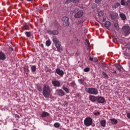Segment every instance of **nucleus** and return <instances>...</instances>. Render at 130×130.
Instances as JSON below:
<instances>
[{
  "label": "nucleus",
  "instance_id": "nucleus-28",
  "mask_svg": "<svg viewBox=\"0 0 130 130\" xmlns=\"http://www.w3.org/2000/svg\"><path fill=\"white\" fill-rule=\"evenodd\" d=\"M111 25V23H110V21H106L105 23V26L106 27V28H109Z\"/></svg>",
  "mask_w": 130,
  "mask_h": 130
},
{
  "label": "nucleus",
  "instance_id": "nucleus-15",
  "mask_svg": "<svg viewBox=\"0 0 130 130\" xmlns=\"http://www.w3.org/2000/svg\"><path fill=\"white\" fill-rule=\"evenodd\" d=\"M120 6V3L118 2H116L112 6V9H118V8H119Z\"/></svg>",
  "mask_w": 130,
  "mask_h": 130
},
{
  "label": "nucleus",
  "instance_id": "nucleus-35",
  "mask_svg": "<svg viewBox=\"0 0 130 130\" xmlns=\"http://www.w3.org/2000/svg\"><path fill=\"white\" fill-rule=\"evenodd\" d=\"M100 113H101L100 112H93V114L95 116H98L100 115Z\"/></svg>",
  "mask_w": 130,
  "mask_h": 130
},
{
  "label": "nucleus",
  "instance_id": "nucleus-11",
  "mask_svg": "<svg viewBox=\"0 0 130 130\" xmlns=\"http://www.w3.org/2000/svg\"><path fill=\"white\" fill-rule=\"evenodd\" d=\"M55 73H56L57 75H59V76H63L64 74L63 71L60 70L59 68H57L55 70Z\"/></svg>",
  "mask_w": 130,
  "mask_h": 130
},
{
  "label": "nucleus",
  "instance_id": "nucleus-25",
  "mask_svg": "<svg viewBox=\"0 0 130 130\" xmlns=\"http://www.w3.org/2000/svg\"><path fill=\"white\" fill-rule=\"evenodd\" d=\"M36 88L37 89V90L39 91V92H41L42 91V87H41V86L39 84H36Z\"/></svg>",
  "mask_w": 130,
  "mask_h": 130
},
{
  "label": "nucleus",
  "instance_id": "nucleus-13",
  "mask_svg": "<svg viewBox=\"0 0 130 130\" xmlns=\"http://www.w3.org/2000/svg\"><path fill=\"white\" fill-rule=\"evenodd\" d=\"M49 115H50V114H49V113L46 111H44L42 112L41 114V117L44 118L45 117H47V116H49Z\"/></svg>",
  "mask_w": 130,
  "mask_h": 130
},
{
  "label": "nucleus",
  "instance_id": "nucleus-8",
  "mask_svg": "<svg viewBox=\"0 0 130 130\" xmlns=\"http://www.w3.org/2000/svg\"><path fill=\"white\" fill-rule=\"evenodd\" d=\"M47 33L49 35H58V31L56 30H51L49 29L47 30Z\"/></svg>",
  "mask_w": 130,
  "mask_h": 130
},
{
  "label": "nucleus",
  "instance_id": "nucleus-33",
  "mask_svg": "<svg viewBox=\"0 0 130 130\" xmlns=\"http://www.w3.org/2000/svg\"><path fill=\"white\" fill-rule=\"evenodd\" d=\"M71 87H73V88H76L77 87V86L76 85V83H75V82H71Z\"/></svg>",
  "mask_w": 130,
  "mask_h": 130
},
{
  "label": "nucleus",
  "instance_id": "nucleus-32",
  "mask_svg": "<svg viewBox=\"0 0 130 130\" xmlns=\"http://www.w3.org/2000/svg\"><path fill=\"white\" fill-rule=\"evenodd\" d=\"M51 44V42L49 40H48L46 42V45L47 46H50Z\"/></svg>",
  "mask_w": 130,
  "mask_h": 130
},
{
  "label": "nucleus",
  "instance_id": "nucleus-14",
  "mask_svg": "<svg viewBox=\"0 0 130 130\" xmlns=\"http://www.w3.org/2000/svg\"><path fill=\"white\" fill-rule=\"evenodd\" d=\"M6 58V54H5L2 51H0V60H5Z\"/></svg>",
  "mask_w": 130,
  "mask_h": 130
},
{
  "label": "nucleus",
  "instance_id": "nucleus-39",
  "mask_svg": "<svg viewBox=\"0 0 130 130\" xmlns=\"http://www.w3.org/2000/svg\"><path fill=\"white\" fill-rule=\"evenodd\" d=\"M102 67H103V68H106V63H102Z\"/></svg>",
  "mask_w": 130,
  "mask_h": 130
},
{
  "label": "nucleus",
  "instance_id": "nucleus-43",
  "mask_svg": "<svg viewBox=\"0 0 130 130\" xmlns=\"http://www.w3.org/2000/svg\"><path fill=\"white\" fill-rule=\"evenodd\" d=\"M129 4H130V0H127V2L126 3V6L129 5Z\"/></svg>",
  "mask_w": 130,
  "mask_h": 130
},
{
  "label": "nucleus",
  "instance_id": "nucleus-9",
  "mask_svg": "<svg viewBox=\"0 0 130 130\" xmlns=\"http://www.w3.org/2000/svg\"><path fill=\"white\" fill-rule=\"evenodd\" d=\"M62 20H63V23H64L65 26H70V22L69 21L70 19L68 18V17L64 16L63 17Z\"/></svg>",
  "mask_w": 130,
  "mask_h": 130
},
{
  "label": "nucleus",
  "instance_id": "nucleus-29",
  "mask_svg": "<svg viewBox=\"0 0 130 130\" xmlns=\"http://www.w3.org/2000/svg\"><path fill=\"white\" fill-rule=\"evenodd\" d=\"M54 127L58 128L60 126V124L58 122H56L54 124Z\"/></svg>",
  "mask_w": 130,
  "mask_h": 130
},
{
  "label": "nucleus",
  "instance_id": "nucleus-46",
  "mask_svg": "<svg viewBox=\"0 0 130 130\" xmlns=\"http://www.w3.org/2000/svg\"><path fill=\"white\" fill-rule=\"evenodd\" d=\"M103 22H105V21H106V17H103Z\"/></svg>",
  "mask_w": 130,
  "mask_h": 130
},
{
  "label": "nucleus",
  "instance_id": "nucleus-49",
  "mask_svg": "<svg viewBox=\"0 0 130 130\" xmlns=\"http://www.w3.org/2000/svg\"><path fill=\"white\" fill-rule=\"evenodd\" d=\"M97 61H98V59L97 58H94V62H97Z\"/></svg>",
  "mask_w": 130,
  "mask_h": 130
},
{
  "label": "nucleus",
  "instance_id": "nucleus-27",
  "mask_svg": "<svg viewBox=\"0 0 130 130\" xmlns=\"http://www.w3.org/2000/svg\"><path fill=\"white\" fill-rule=\"evenodd\" d=\"M45 71L46 73H50L51 72V69L49 68V67H47V66H45Z\"/></svg>",
  "mask_w": 130,
  "mask_h": 130
},
{
  "label": "nucleus",
  "instance_id": "nucleus-22",
  "mask_svg": "<svg viewBox=\"0 0 130 130\" xmlns=\"http://www.w3.org/2000/svg\"><path fill=\"white\" fill-rule=\"evenodd\" d=\"M62 89H63V90H64V91L66 92V93H70V88H69V87L63 85L62 87Z\"/></svg>",
  "mask_w": 130,
  "mask_h": 130
},
{
  "label": "nucleus",
  "instance_id": "nucleus-10",
  "mask_svg": "<svg viewBox=\"0 0 130 130\" xmlns=\"http://www.w3.org/2000/svg\"><path fill=\"white\" fill-rule=\"evenodd\" d=\"M56 92L58 96H60V97H62V96H64V91H63L62 89H57Z\"/></svg>",
  "mask_w": 130,
  "mask_h": 130
},
{
  "label": "nucleus",
  "instance_id": "nucleus-12",
  "mask_svg": "<svg viewBox=\"0 0 130 130\" xmlns=\"http://www.w3.org/2000/svg\"><path fill=\"white\" fill-rule=\"evenodd\" d=\"M110 17L112 20H116L117 17H118V14L116 13L110 14Z\"/></svg>",
  "mask_w": 130,
  "mask_h": 130
},
{
  "label": "nucleus",
  "instance_id": "nucleus-6",
  "mask_svg": "<svg viewBox=\"0 0 130 130\" xmlns=\"http://www.w3.org/2000/svg\"><path fill=\"white\" fill-rule=\"evenodd\" d=\"M84 14V12L82 10H80L77 12L75 15H74L75 18H76L77 19H79L83 16Z\"/></svg>",
  "mask_w": 130,
  "mask_h": 130
},
{
  "label": "nucleus",
  "instance_id": "nucleus-40",
  "mask_svg": "<svg viewBox=\"0 0 130 130\" xmlns=\"http://www.w3.org/2000/svg\"><path fill=\"white\" fill-rule=\"evenodd\" d=\"M103 76H104V77H105L106 78H107V77H108V76L107 75V74L106 73H105V72H103Z\"/></svg>",
  "mask_w": 130,
  "mask_h": 130
},
{
  "label": "nucleus",
  "instance_id": "nucleus-7",
  "mask_svg": "<svg viewBox=\"0 0 130 130\" xmlns=\"http://www.w3.org/2000/svg\"><path fill=\"white\" fill-rule=\"evenodd\" d=\"M96 101L98 103L103 104L105 102V98L103 96H97Z\"/></svg>",
  "mask_w": 130,
  "mask_h": 130
},
{
  "label": "nucleus",
  "instance_id": "nucleus-45",
  "mask_svg": "<svg viewBox=\"0 0 130 130\" xmlns=\"http://www.w3.org/2000/svg\"><path fill=\"white\" fill-rule=\"evenodd\" d=\"M86 43H87L88 46H89L90 45V42H89V41L87 40H86Z\"/></svg>",
  "mask_w": 130,
  "mask_h": 130
},
{
  "label": "nucleus",
  "instance_id": "nucleus-17",
  "mask_svg": "<svg viewBox=\"0 0 130 130\" xmlns=\"http://www.w3.org/2000/svg\"><path fill=\"white\" fill-rule=\"evenodd\" d=\"M110 121H111V123L112 125H115V124H117V123L118 122V121H117V119H109Z\"/></svg>",
  "mask_w": 130,
  "mask_h": 130
},
{
  "label": "nucleus",
  "instance_id": "nucleus-19",
  "mask_svg": "<svg viewBox=\"0 0 130 130\" xmlns=\"http://www.w3.org/2000/svg\"><path fill=\"white\" fill-rule=\"evenodd\" d=\"M24 34L27 38H31V37L32 36V32L31 31H25Z\"/></svg>",
  "mask_w": 130,
  "mask_h": 130
},
{
  "label": "nucleus",
  "instance_id": "nucleus-3",
  "mask_svg": "<svg viewBox=\"0 0 130 130\" xmlns=\"http://www.w3.org/2000/svg\"><path fill=\"white\" fill-rule=\"evenodd\" d=\"M122 34L125 37H127L130 35V26L128 25L125 24L122 26Z\"/></svg>",
  "mask_w": 130,
  "mask_h": 130
},
{
  "label": "nucleus",
  "instance_id": "nucleus-18",
  "mask_svg": "<svg viewBox=\"0 0 130 130\" xmlns=\"http://www.w3.org/2000/svg\"><path fill=\"white\" fill-rule=\"evenodd\" d=\"M53 25L54 27H55V28H56L57 29H59L60 28V25L56 20H55L54 21Z\"/></svg>",
  "mask_w": 130,
  "mask_h": 130
},
{
  "label": "nucleus",
  "instance_id": "nucleus-37",
  "mask_svg": "<svg viewBox=\"0 0 130 130\" xmlns=\"http://www.w3.org/2000/svg\"><path fill=\"white\" fill-rule=\"evenodd\" d=\"M84 72H85V73H87L88 72H90V68H86L84 69Z\"/></svg>",
  "mask_w": 130,
  "mask_h": 130
},
{
  "label": "nucleus",
  "instance_id": "nucleus-41",
  "mask_svg": "<svg viewBox=\"0 0 130 130\" xmlns=\"http://www.w3.org/2000/svg\"><path fill=\"white\" fill-rule=\"evenodd\" d=\"M101 1H102V0H95V3H96V4H99V3H100V2H101Z\"/></svg>",
  "mask_w": 130,
  "mask_h": 130
},
{
  "label": "nucleus",
  "instance_id": "nucleus-51",
  "mask_svg": "<svg viewBox=\"0 0 130 130\" xmlns=\"http://www.w3.org/2000/svg\"><path fill=\"white\" fill-rule=\"evenodd\" d=\"M16 117H17V118H20V116L18 115H16Z\"/></svg>",
  "mask_w": 130,
  "mask_h": 130
},
{
  "label": "nucleus",
  "instance_id": "nucleus-50",
  "mask_svg": "<svg viewBox=\"0 0 130 130\" xmlns=\"http://www.w3.org/2000/svg\"><path fill=\"white\" fill-rule=\"evenodd\" d=\"M76 55H80V52H79V51H77L76 53Z\"/></svg>",
  "mask_w": 130,
  "mask_h": 130
},
{
  "label": "nucleus",
  "instance_id": "nucleus-44",
  "mask_svg": "<svg viewBox=\"0 0 130 130\" xmlns=\"http://www.w3.org/2000/svg\"><path fill=\"white\" fill-rule=\"evenodd\" d=\"M24 70L25 72H29V69H28V68H24Z\"/></svg>",
  "mask_w": 130,
  "mask_h": 130
},
{
  "label": "nucleus",
  "instance_id": "nucleus-55",
  "mask_svg": "<svg viewBox=\"0 0 130 130\" xmlns=\"http://www.w3.org/2000/svg\"><path fill=\"white\" fill-rule=\"evenodd\" d=\"M115 93H118V91H116Z\"/></svg>",
  "mask_w": 130,
  "mask_h": 130
},
{
  "label": "nucleus",
  "instance_id": "nucleus-34",
  "mask_svg": "<svg viewBox=\"0 0 130 130\" xmlns=\"http://www.w3.org/2000/svg\"><path fill=\"white\" fill-rule=\"evenodd\" d=\"M114 27L117 29V30H118L119 29V26H118V23H115L114 24Z\"/></svg>",
  "mask_w": 130,
  "mask_h": 130
},
{
  "label": "nucleus",
  "instance_id": "nucleus-1",
  "mask_svg": "<svg viewBox=\"0 0 130 130\" xmlns=\"http://www.w3.org/2000/svg\"><path fill=\"white\" fill-rule=\"evenodd\" d=\"M50 87L47 84H44L43 89V94L45 98H49L50 96Z\"/></svg>",
  "mask_w": 130,
  "mask_h": 130
},
{
  "label": "nucleus",
  "instance_id": "nucleus-21",
  "mask_svg": "<svg viewBox=\"0 0 130 130\" xmlns=\"http://www.w3.org/2000/svg\"><path fill=\"white\" fill-rule=\"evenodd\" d=\"M115 67L119 72H121V70L122 69V67H121L119 64H115Z\"/></svg>",
  "mask_w": 130,
  "mask_h": 130
},
{
  "label": "nucleus",
  "instance_id": "nucleus-2",
  "mask_svg": "<svg viewBox=\"0 0 130 130\" xmlns=\"http://www.w3.org/2000/svg\"><path fill=\"white\" fill-rule=\"evenodd\" d=\"M53 43L55 44V47L57 48V51L58 52H61L62 51V47L60 44V42L57 39L56 37H54L52 39Z\"/></svg>",
  "mask_w": 130,
  "mask_h": 130
},
{
  "label": "nucleus",
  "instance_id": "nucleus-36",
  "mask_svg": "<svg viewBox=\"0 0 130 130\" xmlns=\"http://www.w3.org/2000/svg\"><path fill=\"white\" fill-rule=\"evenodd\" d=\"M126 2L124 0L121 1V6H125Z\"/></svg>",
  "mask_w": 130,
  "mask_h": 130
},
{
  "label": "nucleus",
  "instance_id": "nucleus-58",
  "mask_svg": "<svg viewBox=\"0 0 130 130\" xmlns=\"http://www.w3.org/2000/svg\"><path fill=\"white\" fill-rule=\"evenodd\" d=\"M52 82H54V81H52Z\"/></svg>",
  "mask_w": 130,
  "mask_h": 130
},
{
  "label": "nucleus",
  "instance_id": "nucleus-24",
  "mask_svg": "<svg viewBox=\"0 0 130 130\" xmlns=\"http://www.w3.org/2000/svg\"><path fill=\"white\" fill-rule=\"evenodd\" d=\"M30 70L32 73H35L36 72V66L30 65Z\"/></svg>",
  "mask_w": 130,
  "mask_h": 130
},
{
  "label": "nucleus",
  "instance_id": "nucleus-53",
  "mask_svg": "<svg viewBox=\"0 0 130 130\" xmlns=\"http://www.w3.org/2000/svg\"><path fill=\"white\" fill-rule=\"evenodd\" d=\"M10 49H11V50H12V51H14V49L13 48H10Z\"/></svg>",
  "mask_w": 130,
  "mask_h": 130
},
{
  "label": "nucleus",
  "instance_id": "nucleus-48",
  "mask_svg": "<svg viewBox=\"0 0 130 130\" xmlns=\"http://www.w3.org/2000/svg\"><path fill=\"white\" fill-rule=\"evenodd\" d=\"M93 58L91 57V56L89 57V60H90L91 61H93Z\"/></svg>",
  "mask_w": 130,
  "mask_h": 130
},
{
  "label": "nucleus",
  "instance_id": "nucleus-56",
  "mask_svg": "<svg viewBox=\"0 0 130 130\" xmlns=\"http://www.w3.org/2000/svg\"><path fill=\"white\" fill-rule=\"evenodd\" d=\"M54 82H58V81H55Z\"/></svg>",
  "mask_w": 130,
  "mask_h": 130
},
{
  "label": "nucleus",
  "instance_id": "nucleus-54",
  "mask_svg": "<svg viewBox=\"0 0 130 130\" xmlns=\"http://www.w3.org/2000/svg\"><path fill=\"white\" fill-rule=\"evenodd\" d=\"M128 100H129V101H130V97L128 98Z\"/></svg>",
  "mask_w": 130,
  "mask_h": 130
},
{
  "label": "nucleus",
  "instance_id": "nucleus-38",
  "mask_svg": "<svg viewBox=\"0 0 130 130\" xmlns=\"http://www.w3.org/2000/svg\"><path fill=\"white\" fill-rule=\"evenodd\" d=\"M70 2H72V3H75L76 4L77 3H79V0H70Z\"/></svg>",
  "mask_w": 130,
  "mask_h": 130
},
{
  "label": "nucleus",
  "instance_id": "nucleus-5",
  "mask_svg": "<svg viewBox=\"0 0 130 130\" xmlns=\"http://www.w3.org/2000/svg\"><path fill=\"white\" fill-rule=\"evenodd\" d=\"M87 93L89 94H92L93 95H97L98 94V90L95 88H88L87 90Z\"/></svg>",
  "mask_w": 130,
  "mask_h": 130
},
{
  "label": "nucleus",
  "instance_id": "nucleus-4",
  "mask_svg": "<svg viewBox=\"0 0 130 130\" xmlns=\"http://www.w3.org/2000/svg\"><path fill=\"white\" fill-rule=\"evenodd\" d=\"M85 126H90L93 124V119L91 117H86L84 120Z\"/></svg>",
  "mask_w": 130,
  "mask_h": 130
},
{
  "label": "nucleus",
  "instance_id": "nucleus-52",
  "mask_svg": "<svg viewBox=\"0 0 130 130\" xmlns=\"http://www.w3.org/2000/svg\"><path fill=\"white\" fill-rule=\"evenodd\" d=\"M26 2H32L33 0H26Z\"/></svg>",
  "mask_w": 130,
  "mask_h": 130
},
{
  "label": "nucleus",
  "instance_id": "nucleus-31",
  "mask_svg": "<svg viewBox=\"0 0 130 130\" xmlns=\"http://www.w3.org/2000/svg\"><path fill=\"white\" fill-rule=\"evenodd\" d=\"M103 15H104V12L103 11H100L98 13V15L100 17H102V16H103Z\"/></svg>",
  "mask_w": 130,
  "mask_h": 130
},
{
  "label": "nucleus",
  "instance_id": "nucleus-57",
  "mask_svg": "<svg viewBox=\"0 0 130 130\" xmlns=\"http://www.w3.org/2000/svg\"><path fill=\"white\" fill-rule=\"evenodd\" d=\"M81 84H83V82H81Z\"/></svg>",
  "mask_w": 130,
  "mask_h": 130
},
{
  "label": "nucleus",
  "instance_id": "nucleus-26",
  "mask_svg": "<svg viewBox=\"0 0 130 130\" xmlns=\"http://www.w3.org/2000/svg\"><path fill=\"white\" fill-rule=\"evenodd\" d=\"M52 83L55 87H60V83L59 82H52Z\"/></svg>",
  "mask_w": 130,
  "mask_h": 130
},
{
  "label": "nucleus",
  "instance_id": "nucleus-23",
  "mask_svg": "<svg viewBox=\"0 0 130 130\" xmlns=\"http://www.w3.org/2000/svg\"><path fill=\"white\" fill-rule=\"evenodd\" d=\"M120 17L123 21H125V20H126V16H125V14L123 13H120Z\"/></svg>",
  "mask_w": 130,
  "mask_h": 130
},
{
  "label": "nucleus",
  "instance_id": "nucleus-16",
  "mask_svg": "<svg viewBox=\"0 0 130 130\" xmlns=\"http://www.w3.org/2000/svg\"><path fill=\"white\" fill-rule=\"evenodd\" d=\"M89 100L92 102H95V101H97V96L89 95Z\"/></svg>",
  "mask_w": 130,
  "mask_h": 130
},
{
  "label": "nucleus",
  "instance_id": "nucleus-42",
  "mask_svg": "<svg viewBox=\"0 0 130 130\" xmlns=\"http://www.w3.org/2000/svg\"><path fill=\"white\" fill-rule=\"evenodd\" d=\"M113 42H114V43H116V42H117V39H116V38L113 39Z\"/></svg>",
  "mask_w": 130,
  "mask_h": 130
},
{
  "label": "nucleus",
  "instance_id": "nucleus-47",
  "mask_svg": "<svg viewBox=\"0 0 130 130\" xmlns=\"http://www.w3.org/2000/svg\"><path fill=\"white\" fill-rule=\"evenodd\" d=\"M127 117L129 118V119H130V113H128L127 114Z\"/></svg>",
  "mask_w": 130,
  "mask_h": 130
},
{
  "label": "nucleus",
  "instance_id": "nucleus-20",
  "mask_svg": "<svg viewBox=\"0 0 130 130\" xmlns=\"http://www.w3.org/2000/svg\"><path fill=\"white\" fill-rule=\"evenodd\" d=\"M100 122L101 126H103V127H105L106 126V120H102Z\"/></svg>",
  "mask_w": 130,
  "mask_h": 130
},
{
  "label": "nucleus",
  "instance_id": "nucleus-30",
  "mask_svg": "<svg viewBox=\"0 0 130 130\" xmlns=\"http://www.w3.org/2000/svg\"><path fill=\"white\" fill-rule=\"evenodd\" d=\"M24 30H29V29H30L29 25H28V24H25L24 25Z\"/></svg>",
  "mask_w": 130,
  "mask_h": 130
}]
</instances>
